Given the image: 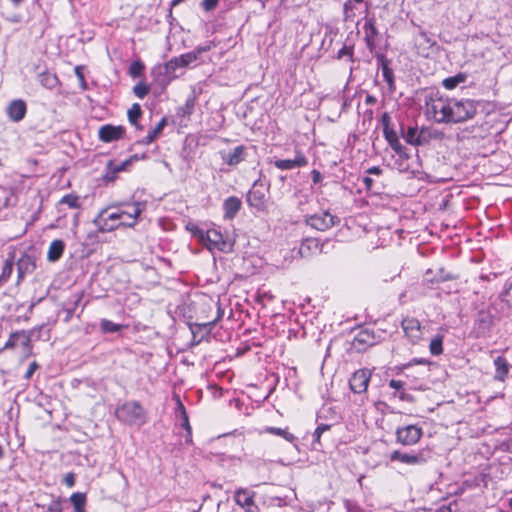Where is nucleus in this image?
I'll use <instances>...</instances> for the list:
<instances>
[{
    "label": "nucleus",
    "instance_id": "obj_12",
    "mask_svg": "<svg viewBox=\"0 0 512 512\" xmlns=\"http://www.w3.org/2000/svg\"><path fill=\"white\" fill-rule=\"evenodd\" d=\"M402 328L405 335L412 341L417 342L421 339L422 330L418 319L414 317H406L402 320Z\"/></svg>",
    "mask_w": 512,
    "mask_h": 512
},
{
    "label": "nucleus",
    "instance_id": "obj_57",
    "mask_svg": "<svg viewBox=\"0 0 512 512\" xmlns=\"http://www.w3.org/2000/svg\"><path fill=\"white\" fill-rule=\"evenodd\" d=\"M194 108V100L189 99L187 100L185 107L183 109L184 114H190Z\"/></svg>",
    "mask_w": 512,
    "mask_h": 512
},
{
    "label": "nucleus",
    "instance_id": "obj_13",
    "mask_svg": "<svg viewBox=\"0 0 512 512\" xmlns=\"http://www.w3.org/2000/svg\"><path fill=\"white\" fill-rule=\"evenodd\" d=\"M106 210H102L97 218L95 219V223L98 225L99 230L102 232L112 231L118 228L120 225L109 224V221H116L122 219V210L120 212L110 213L107 217H105Z\"/></svg>",
    "mask_w": 512,
    "mask_h": 512
},
{
    "label": "nucleus",
    "instance_id": "obj_49",
    "mask_svg": "<svg viewBox=\"0 0 512 512\" xmlns=\"http://www.w3.org/2000/svg\"><path fill=\"white\" fill-rule=\"evenodd\" d=\"M181 421V426L187 431L188 436L191 437V426L189 424V419L186 410L182 411Z\"/></svg>",
    "mask_w": 512,
    "mask_h": 512
},
{
    "label": "nucleus",
    "instance_id": "obj_64",
    "mask_svg": "<svg viewBox=\"0 0 512 512\" xmlns=\"http://www.w3.org/2000/svg\"><path fill=\"white\" fill-rule=\"evenodd\" d=\"M177 406H178V410L180 412V415L182 416V411L183 410H186L184 405L182 404V402L178 399V402H177Z\"/></svg>",
    "mask_w": 512,
    "mask_h": 512
},
{
    "label": "nucleus",
    "instance_id": "obj_39",
    "mask_svg": "<svg viewBox=\"0 0 512 512\" xmlns=\"http://www.w3.org/2000/svg\"><path fill=\"white\" fill-rule=\"evenodd\" d=\"M353 0H346L343 4V20L345 22L353 21L355 18V5Z\"/></svg>",
    "mask_w": 512,
    "mask_h": 512
},
{
    "label": "nucleus",
    "instance_id": "obj_50",
    "mask_svg": "<svg viewBox=\"0 0 512 512\" xmlns=\"http://www.w3.org/2000/svg\"><path fill=\"white\" fill-rule=\"evenodd\" d=\"M46 512H63L62 504L59 499L54 500L47 508Z\"/></svg>",
    "mask_w": 512,
    "mask_h": 512
},
{
    "label": "nucleus",
    "instance_id": "obj_31",
    "mask_svg": "<svg viewBox=\"0 0 512 512\" xmlns=\"http://www.w3.org/2000/svg\"><path fill=\"white\" fill-rule=\"evenodd\" d=\"M418 42V54L420 55H426L425 50L427 48H431L435 43L431 40V38L428 36V34L420 30L417 37Z\"/></svg>",
    "mask_w": 512,
    "mask_h": 512
},
{
    "label": "nucleus",
    "instance_id": "obj_45",
    "mask_svg": "<svg viewBox=\"0 0 512 512\" xmlns=\"http://www.w3.org/2000/svg\"><path fill=\"white\" fill-rule=\"evenodd\" d=\"M144 64L141 61H134L129 67V74L133 77H139L144 71Z\"/></svg>",
    "mask_w": 512,
    "mask_h": 512
},
{
    "label": "nucleus",
    "instance_id": "obj_41",
    "mask_svg": "<svg viewBox=\"0 0 512 512\" xmlns=\"http://www.w3.org/2000/svg\"><path fill=\"white\" fill-rule=\"evenodd\" d=\"M501 301L510 309H512V280L507 283L505 289L500 295Z\"/></svg>",
    "mask_w": 512,
    "mask_h": 512
},
{
    "label": "nucleus",
    "instance_id": "obj_19",
    "mask_svg": "<svg viewBox=\"0 0 512 512\" xmlns=\"http://www.w3.org/2000/svg\"><path fill=\"white\" fill-rule=\"evenodd\" d=\"M242 202L239 198L231 196L225 199L223 203L224 218L233 219L241 209Z\"/></svg>",
    "mask_w": 512,
    "mask_h": 512
},
{
    "label": "nucleus",
    "instance_id": "obj_15",
    "mask_svg": "<svg viewBox=\"0 0 512 512\" xmlns=\"http://www.w3.org/2000/svg\"><path fill=\"white\" fill-rule=\"evenodd\" d=\"M307 164V158L301 153H297L294 159H279L275 161V166L281 170H292L294 168L304 167Z\"/></svg>",
    "mask_w": 512,
    "mask_h": 512
},
{
    "label": "nucleus",
    "instance_id": "obj_48",
    "mask_svg": "<svg viewBox=\"0 0 512 512\" xmlns=\"http://www.w3.org/2000/svg\"><path fill=\"white\" fill-rule=\"evenodd\" d=\"M329 429H330V425H328V424H321V425H319V426L315 429V431H314V433H313L314 441L319 443V442H320V437H321V435H322L325 431H327V430H329Z\"/></svg>",
    "mask_w": 512,
    "mask_h": 512
},
{
    "label": "nucleus",
    "instance_id": "obj_14",
    "mask_svg": "<svg viewBox=\"0 0 512 512\" xmlns=\"http://www.w3.org/2000/svg\"><path fill=\"white\" fill-rule=\"evenodd\" d=\"M6 111L11 121L19 122L25 117L27 112V106L23 100L16 99L9 103Z\"/></svg>",
    "mask_w": 512,
    "mask_h": 512
},
{
    "label": "nucleus",
    "instance_id": "obj_42",
    "mask_svg": "<svg viewBox=\"0 0 512 512\" xmlns=\"http://www.w3.org/2000/svg\"><path fill=\"white\" fill-rule=\"evenodd\" d=\"M418 135L419 130L416 127H409L404 135V139L411 145L419 146Z\"/></svg>",
    "mask_w": 512,
    "mask_h": 512
},
{
    "label": "nucleus",
    "instance_id": "obj_23",
    "mask_svg": "<svg viewBox=\"0 0 512 512\" xmlns=\"http://www.w3.org/2000/svg\"><path fill=\"white\" fill-rule=\"evenodd\" d=\"M321 251V245L317 239L309 238L304 240L299 248L302 257H307L312 253Z\"/></svg>",
    "mask_w": 512,
    "mask_h": 512
},
{
    "label": "nucleus",
    "instance_id": "obj_2",
    "mask_svg": "<svg viewBox=\"0 0 512 512\" xmlns=\"http://www.w3.org/2000/svg\"><path fill=\"white\" fill-rule=\"evenodd\" d=\"M426 115L436 123H451V98L431 97L426 101Z\"/></svg>",
    "mask_w": 512,
    "mask_h": 512
},
{
    "label": "nucleus",
    "instance_id": "obj_22",
    "mask_svg": "<svg viewBox=\"0 0 512 512\" xmlns=\"http://www.w3.org/2000/svg\"><path fill=\"white\" fill-rule=\"evenodd\" d=\"M364 32H365V38L368 43V45H372L378 36V30L376 28V21L375 18L368 17V13L366 14V22L364 24Z\"/></svg>",
    "mask_w": 512,
    "mask_h": 512
},
{
    "label": "nucleus",
    "instance_id": "obj_27",
    "mask_svg": "<svg viewBox=\"0 0 512 512\" xmlns=\"http://www.w3.org/2000/svg\"><path fill=\"white\" fill-rule=\"evenodd\" d=\"M256 185L257 182L254 183L253 188L249 191L247 195V201L251 206L261 208L265 203V195L255 188Z\"/></svg>",
    "mask_w": 512,
    "mask_h": 512
},
{
    "label": "nucleus",
    "instance_id": "obj_28",
    "mask_svg": "<svg viewBox=\"0 0 512 512\" xmlns=\"http://www.w3.org/2000/svg\"><path fill=\"white\" fill-rule=\"evenodd\" d=\"M440 137V133L437 130H434L429 127H422L419 130L418 135V143L420 145H425L429 143L432 139H437Z\"/></svg>",
    "mask_w": 512,
    "mask_h": 512
},
{
    "label": "nucleus",
    "instance_id": "obj_29",
    "mask_svg": "<svg viewBox=\"0 0 512 512\" xmlns=\"http://www.w3.org/2000/svg\"><path fill=\"white\" fill-rule=\"evenodd\" d=\"M260 433H267V434L280 436L283 439H285L287 442H290V443H292L296 440V437L292 433H290L287 429H283V428L268 426V427H265Z\"/></svg>",
    "mask_w": 512,
    "mask_h": 512
},
{
    "label": "nucleus",
    "instance_id": "obj_55",
    "mask_svg": "<svg viewBox=\"0 0 512 512\" xmlns=\"http://www.w3.org/2000/svg\"><path fill=\"white\" fill-rule=\"evenodd\" d=\"M38 369V364L36 362H32L25 373V378L30 379L33 373Z\"/></svg>",
    "mask_w": 512,
    "mask_h": 512
},
{
    "label": "nucleus",
    "instance_id": "obj_30",
    "mask_svg": "<svg viewBox=\"0 0 512 512\" xmlns=\"http://www.w3.org/2000/svg\"><path fill=\"white\" fill-rule=\"evenodd\" d=\"M14 267V254H9L8 258L4 261L2 271L0 274V286L8 281Z\"/></svg>",
    "mask_w": 512,
    "mask_h": 512
},
{
    "label": "nucleus",
    "instance_id": "obj_9",
    "mask_svg": "<svg viewBox=\"0 0 512 512\" xmlns=\"http://www.w3.org/2000/svg\"><path fill=\"white\" fill-rule=\"evenodd\" d=\"M125 135V128L121 125L114 126L111 124L103 125L99 128L98 136L102 142L110 143L120 140Z\"/></svg>",
    "mask_w": 512,
    "mask_h": 512
},
{
    "label": "nucleus",
    "instance_id": "obj_3",
    "mask_svg": "<svg viewBox=\"0 0 512 512\" xmlns=\"http://www.w3.org/2000/svg\"><path fill=\"white\" fill-rule=\"evenodd\" d=\"M478 102L471 99L451 98V123H462L477 113Z\"/></svg>",
    "mask_w": 512,
    "mask_h": 512
},
{
    "label": "nucleus",
    "instance_id": "obj_60",
    "mask_svg": "<svg viewBox=\"0 0 512 512\" xmlns=\"http://www.w3.org/2000/svg\"><path fill=\"white\" fill-rule=\"evenodd\" d=\"M366 172L368 174L379 175V174H381L382 170L378 166H373V167H370Z\"/></svg>",
    "mask_w": 512,
    "mask_h": 512
},
{
    "label": "nucleus",
    "instance_id": "obj_51",
    "mask_svg": "<svg viewBox=\"0 0 512 512\" xmlns=\"http://www.w3.org/2000/svg\"><path fill=\"white\" fill-rule=\"evenodd\" d=\"M218 1L219 0H203L202 7L206 11H211L217 6Z\"/></svg>",
    "mask_w": 512,
    "mask_h": 512
},
{
    "label": "nucleus",
    "instance_id": "obj_20",
    "mask_svg": "<svg viewBox=\"0 0 512 512\" xmlns=\"http://www.w3.org/2000/svg\"><path fill=\"white\" fill-rule=\"evenodd\" d=\"M245 147L243 145L235 147L231 152L222 154L223 161L230 165H238L245 159Z\"/></svg>",
    "mask_w": 512,
    "mask_h": 512
},
{
    "label": "nucleus",
    "instance_id": "obj_63",
    "mask_svg": "<svg viewBox=\"0 0 512 512\" xmlns=\"http://www.w3.org/2000/svg\"><path fill=\"white\" fill-rule=\"evenodd\" d=\"M208 49H209V47H197L195 50H193V52H198V56H199L201 53L207 51Z\"/></svg>",
    "mask_w": 512,
    "mask_h": 512
},
{
    "label": "nucleus",
    "instance_id": "obj_33",
    "mask_svg": "<svg viewBox=\"0 0 512 512\" xmlns=\"http://www.w3.org/2000/svg\"><path fill=\"white\" fill-rule=\"evenodd\" d=\"M467 76L464 73H458L452 77L445 78L442 81V85L444 88L448 90H452L456 88L459 84L464 83L466 81Z\"/></svg>",
    "mask_w": 512,
    "mask_h": 512
},
{
    "label": "nucleus",
    "instance_id": "obj_36",
    "mask_svg": "<svg viewBox=\"0 0 512 512\" xmlns=\"http://www.w3.org/2000/svg\"><path fill=\"white\" fill-rule=\"evenodd\" d=\"M58 205H67L71 209H79L81 207L80 197L74 193L63 196Z\"/></svg>",
    "mask_w": 512,
    "mask_h": 512
},
{
    "label": "nucleus",
    "instance_id": "obj_11",
    "mask_svg": "<svg viewBox=\"0 0 512 512\" xmlns=\"http://www.w3.org/2000/svg\"><path fill=\"white\" fill-rule=\"evenodd\" d=\"M198 59V52H188L174 57L165 64L167 74H173L177 68L186 67Z\"/></svg>",
    "mask_w": 512,
    "mask_h": 512
},
{
    "label": "nucleus",
    "instance_id": "obj_5",
    "mask_svg": "<svg viewBox=\"0 0 512 512\" xmlns=\"http://www.w3.org/2000/svg\"><path fill=\"white\" fill-rule=\"evenodd\" d=\"M422 434V429L416 425H407L396 430L397 441L406 446L416 444Z\"/></svg>",
    "mask_w": 512,
    "mask_h": 512
},
{
    "label": "nucleus",
    "instance_id": "obj_61",
    "mask_svg": "<svg viewBox=\"0 0 512 512\" xmlns=\"http://www.w3.org/2000/svg\"><path fill=\"white\" fill-rule=\"evenodd\" d=\"M426 363H428V361L425 360V359H422V358L421 359H417V358H415V359H413V360H411L409 362L408 366H411V365H414V364H426Z\"/></svg>",
    "mask_w": 512,
    "mask_h": 512
},
{
    "label": "nucleus",
    "instance_id": "obj_44",
    "mask_svg": "<svg viewBox=\"0 0 512 512\" xmlns=\"http://www.w3.org/2000/svg\"><path fill=\"white\" fill-rule=\"evenodd\" d=\"M149 91L150 87L144 82L137 83L133 88L134 94L140 99H143Z\"/></svg>",
    "mask_w": 512,
    "mask_h": 512
},
{
    "label": "nucleus",
    "instance_id": "obj_18",
    "mask_svg": "<svg viewBox=\"0 0 512 512\" xmlns=\"http://www.w3.org/2000/svg\"><path fill=\"white\" fill-rule=\"evenodd\" d=\"M35 269V263L31 256L23 254L17 261L18 283L23 280L26 274Z\"/></svg>",
    "mask_w": 512,
    "mask_h": 512
},
{
    "label": "nucleus",
    "instance_id": "obj_24",
    "mask_svg": "<svg viewBox=\"0 0 512 512\" xmlns=\"http://www.w3.org/2000/svg\"><path fill=\"white\" fill-rule=\"evenodd\" d=\"M494 365L496 370L494 378L498 381H504L507 377L510 367L507 360L502 356H498L494 360Z\"/></svg>",
    "mask_w": 512,
    "mask_h": 512
},
{
    "label": "nucleus",
    "instance_id": "obj_53",
    "mask_svg": "<svg viewBox=\"0 0 512 512\" xmlns=\"http://www.w3.org/2000/svg\"><path fill=\"white\" fill-rule=\"evenodd\" d=\"M63 482L68 486V487H73L75 485V476L73 473H68L65 475L64 479H63Z\"/></svg>",
    "mask_w": 512,
    "mask_h": 512
},
{
    "label": "nucleus",
    "instance_id": "obj_46",
    "mask_svg": "<svg viewBox=\"0 0 512 512\" xmlns=\"http://www.w3.org/2000/svg\"><path fill=\"white\" fill-rule=\"evenodd\" d=\"M384 133H385V136H386V139L388 140V142L390 143V145L392 146V148L395 150V151H398V148H399V143H398V140L394 134L393 131H388L387 128L384 129Z\"/></svg>",
    "mask_w": 512,
    "mask_h": 512
},
{
    "label": "nucleus",
    "instance_id": "obj_17",
    "mask_svg": "<svg viewBox=\"0 0 512 512\" xmlns=\"http://www.w3.org/2000/svg\"><path fill=\"white\" fill-rule=\"evenodd\" d=\"M492 323L493 317L489 312L484 310L479 311L475 320L478 336L485 335L492 326Z\"/></svg>",
    "mask_w": 512,
    "mask_h": 512
},
{
    "label": "nucleus",
    "instance_id": "obj_21",
    "mask_svg": "<svg viewBox=\"0 0 512 512\" xmlns=\"http://www.w3.org/2000/svg\"><path fill=\"white\" fill-rule=\"evenodd\" d=\"M38 81L46 89L52 90L61 85L58 76L50 71H44L38 74Z\"/></svg>",
    "mask_w": 512,
    "mask_h": 512
},
{
    "label": "nucleus",
    "instance_id": "obj_1",
    "mask_svg": "<svg viewBox=\"0 0 512 512\" xmlns=\"http://www.w3.org/2000/svg\"><path fill=\"white\" fill-rule=\"evenodd\" d=\"M117 419L130 426L141 427L147 422L144 408L138 401H127L117 407L115 411Z\"/></svg>",
    "mask_w": 512,
    "mask_h": 512
},
{
    "label": "nucleus",
    "instance_id": "obj_10",
    "mask_svg": "<svg viewBox=\"0 0 512 512\" xmlns=\"http://www.w3.org/2000/svg\"><path fill=\"white\" fill-rule=\"evenodd\" d=\"M371 373L367 369L356 371L350 378L349 385L354 393H363L367 390Z\"/></svg>",
    "mask_w": 512,
    "mask_h": 512
},
{
    "label": "nucleus",
    "instance_id": "obj_4",
    "mask_svg": "<svg viewBox=\"0 0 512 512\" xmlns=\"http://www.w3.org/2000/svg\"><path fill=\"white\" fill-rule=\"evenodd\" d=\"M200 237L207 243L209 249H218L223 252L231 250L232 244L224 239L219 229H208L205 233L201 232Z\"/></svg>",
    "mask_w": 512,
    "mask_h": 512
},
{
    "label": "nucleus",
    "instance_id": "obj_56",
    "mask_svg": "<svg viewBox=\"0 0 512 512\" xmlns=\"http://www.w3.org/2000/svg\"><path fill=\"white\" fill-rule=\"evenodd\" d=\"M389 386L395 390H400L403 388L404 386V383L400 380H395V379H392L390 380L389 382Z\"/></svg>",
    "mask_w": 512,
    "mask_h": 512
},
{
    "label": "nucleus",
    "instance_id": "obj_40",
    "mask_svg": "<svg viewBox=\"0 0 512 512\" xmlns=\"http://www.w3.org/2000/svg\"><path fill=\"white\" fill-rule=\"evenodd\" d=\"M429 349L432 355H440L443 352V336L436 335L430 342Z\"/></svg>",
    "mask_w": 512,
    "mask_h": 512
},
{
    "label": "nucleus",
    "instance_id": "obj_26",
    "mask_svg": "<svg viewBox=\"0 0 512 512\" xmlns=\"http://www.w3.org/2000/svg\"><path fill=\"white\" fill-rule=\"evenodd\" d=\"M132 160L133 157L119 164H115L112 161H110L107 165L108 171L105 175V178L109 181H113L116 178L117 173L125 170L126 167L131 164Z\"/></svg>",
    "mask_w": 512,
    "mask_h": 512
},
{
    "label": "nucleus",
    "instance_id": "obj_38",
    "mask_svg": "<svg viewBox=\"0 0 512 512\" xmlns=\"http://www.w3.org/2000/svg\"><path fill=\"white\" fill-rule=\"evenodd\" d=\"M142 115V110L139 104L135 103L128 110V119L129 122L134 125L137 129H141L142 127L138 124V119Z\"/></svg>",
    "mask_w": 512,
    "mask_h": 512
},
{
    "label": "nucleus",
    "instance_id": "obj_62",
    "mask_svg": "<svg viewBox=\"0 0 512 512\" xmlns=\"http://www.w3.org/2000/svg\"><path fill=\"white\" fill-rule=\"evenodd\" d=\"M363 183H364V185L366 186L367 189H371L372 184H373V180L370 177H364L363 178Z\"/></svg>",
    "mask_w": 512,
    "mask_h": 512
},
{
    "label": "nucleus",
    "instance_id": "obj_47",
    "mask_svg": "<svg viewBox=\"0 0 512 512\" xmlns=\"http://www.w3.org/2000/svg\"><path fill=\"white\" fill-rule=\"evenodd\" d=\"M75 74L79 80V83H80V87L83 89V90H87L88 89V85H87V82L85 80V76H84V73H83V67L82 66H76L75 67Z\"/></svg>",
    "mask_w": 512,
    "mask_h": 512
},
{
    "label": "nucleus",
    "instance_id": "obj_8",
    "mask_svg": "<svg viewBox=\"0 0 512 512\" xmlns=\"http://www.w3.org/2000/svg\"><path fill=\"white\" fill-rule=\"evenodd\" d=\"M255 493L248 489H238L235 492V502L245 509L246 512H259V507L254 501Z\"/></svg>",
    "mask_w": 512,
    "mask_h": 512
},
{
    "label": "nucleus",
    "instance_id": "obj_43",
    "mask_svg": "<svg viewBox=\"0 0 512 512\" xmlns=\"http://www.w3.org/2000/svg\"><path fill=\"white\" fill-rule=\"evenodd\" d=\"M101 330L105 333H114L121 329V325L113 323L110 320L103 319L100 323Z\"/></svg>",
    "mask_w": 512,
    "mask_h": 512
},
{
    "label": "nucleus",
    "instance_id": "obj_25",
    "mask_svg": "<svg viewBox=\"0 0 512 512\" xmlns=\"http://www.w3.org/2000/svg\"><path fill=\"white\" fill-rule=\"evenodd\" d=\"M64 248L65 244L62 240L52 241L47 253L48 260L52 262L59 260L64 252Z\"/></svg>",
    "mask_w": 512,
    "mask_h": 512
},
{
    "label": "nucleus",
    "instance_id": "obj_58",
    "mask_svg": "<svg viewBox=\"0 0 512 512\" xmlns=\"http://www.w3.org/2000/svg\"><path fill=\"white\" fill-rule=\"evenodd\" d=\"M312 174V180H313V183H319L321 180H322V175L321 173L318 171V170H313L311 172Z\"/></svg>",
    "mask_w": 512,
    "mask_h": 512
},
{
    "label": "nucleus",
    "instance_id": "obj_6",
    "mask_svg": "<svg viewBox=\"0 0 512 512\" xmlns=\"http://www.w3.org/2000/svg\"><path fill=\"white\" fill-rule=\"evenodd\" d=\"M335 220V216L329 212H323L320 215L315 214L307 217L306 223L316 230L325 231L335 225Z\"/></svg>",
    "mask_w": 512,
    "mask_h": 512
},
{
    "label": "nucleus",
    "instance_id": "obj_7",
    "mask_svg": "<svg viewBox=\"0 0 512 512\" xmlns=\"http://www.w3.org/2000/svg\"><path fill=\"white\" fill-rule=\"evenodd\" d=\"M127 209L122 210V218L127 217L126 221L119 223V225L126 227H134L141 213L144 211L146 204L143 202H134L125 205Z\"/></svg>",
    "mask_w": 512,
    "mask_h": 512
},
{
    "label": "nucleus",
    "instance_id": "obj_37",
    "mask_svg": "<svg viewBox=\"0 0 512 512\" xmlns=\"http://www.w3.org/2000/svg\"><path fill=\"white\" fill-rule=\"evenodd\" d=\"M70 501L75 508V512H85L86 495L84 493H73Z\"/></svg>",
    "mask_w": 512,
    "mask_h": 512
},
{
    "label": "nucleus",
    "instance_id": "obj_32",
    "mask_svg": "<svg viewBox=\"0 0 512 512\" xmlns=\"http://www.w3.org/2000/svg\"><path fill=\"white\" fill-rule=\"evenodd\" d=\"M166 119L162 118L157 125L147 134V136L141 141L142 144L152 143L163 131L166 126Z\"/></svg>",
    "mask_w": 512,
    "mask_h": 512
},
{
    "label": "nucleus",
    "instance_id": "obj_52",
    "mask_svg": "<svg viewBox=\"0 0 512 512\" xmlns=\"http://www.w3.org/2000/svg\"><path fill=\"white\" fill-rule=\"evenodd\" d=\"M352 48L344 46L338 51V58H343L344 56H348L350 59H352Z\"/></svg>",
    "mask_w": 512,
    "mask_h": 512
},
{
    "label": "nucleus",
    "instance_id": "obj_35",
    "mask_svg": "<svg viewBox=\"0 0 512 512\" xmlns=\"http://www.w3.org/2000/svg\"><path fill=\"white\" fill-rule=\"evenodd\" d=\"M221 317H222V315L220 313H218L217 317L212 321L203 322V323H195V324L191 325V331H192L194 337H196L197 332L201 331V330H204L205 333H210L212 327L216 324V322Z\"/></svg>",
    "mask_w": 512,
    "mask_h": 512
},
{
    "label": "nucleus",
    "instance_id": "obj_59",
    "mask_svg": "<svg viewBox=\"0 0 512 512\" xmlns=\"http://www.w3.org/2000/svg\"><path fill=\"white\" fill-rule=\"evenodd\" d=\"M377 102V99L375 96L368 94L365 98V103L367 105H374Z\"/></svg>",
    "mask_w": 512,
    "mask_h": 512
},
{
    "label": "nucleus",
    "instance_id": "obj_34",
    "mask_svg": "<svg viewBox=\"0 0 512 512\" xmlns=\"http://www.w3.org/2000/svg\"><path fill=\"white\" fill-rule=\"evenodd\" d=\"M381 70L384 80L387 82L390 89H392L394 86V74L389 66V61L384 57L381 58Z\"/></svg>",
    "mask_w": 512,
    "mask_h": 512
},
{
    "label": "nucleus",
    "instance_id": "obj_16",
    "mask_svg": "<svg viewBox=\"0 0 512 512\" xmlns=\"http://www.w3.org/2000/svg\"><path fill=\"white\" fill-rule=\"evenodd\" d=\"M390 459L392 461H399V462L409 464V465H419V464H423L426 462V459L422 453L409 454V453H402L400 451H394L391 454Z\"/></svg>",
    "mask_w": 512,
    "mask_h": 512
},
{
    "label": "nucleus",
    "instance_id": "obj_54",
    "mask_svg": "<svg viewBox=\"0 0 512 512\" xmlns=\"http://www.w3.org/2000/svg\"><path fill=\"white\" fill-rule=\"evenodd\" d=\"M18 335H19L18 333L11 334L8 341L5 343L4 348L8 349V348L15 347L16 346L15 338H17Z\"/></svg>",
    "mask_w": 512,
    "mask_h": 512
}]
</instances>
